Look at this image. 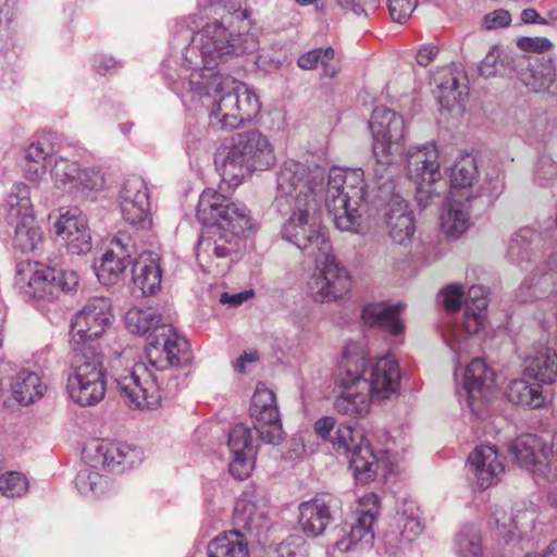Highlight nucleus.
Returning <instances> with one entry per match:
<instances>
[{
	"label": "nucleus",
	"mask_w": 557,
	"mask_h": 557,
	"mask_svg": "<svg viewBox=\"0 0 557 557\" xmlns=\"http://www.w3.org/2000/svg\"><path fill=\"white\" fill-rule=\"evenodd\" d=\"M149 199V190L146 181L138 175L128 176L120 190L119 202Z\"/></svg>",
	"instance_id": "51"
},
{
	"label": "nucleus",
	"mask_w": 557,
	"mask_h": 557,
	"mask_svg": "<svg viewBox=\"0 0 557 557\" xmlns=\"http://www.w3.org/2000/svg\"><path fill=\"white\" fill-rule=\"evenodd\" d=\"M16 0H0V51L9 47L13 40V15Z\"/></svg>",
	"instance_id": "52"
},
{
	"label": "nucleus",
	"mask_w": 557,
	"mask_h": 557,
	"mask_svg": "<svg viewBox=\"0 0 557 557\" xmlns=\"http://www.w3.org/2000/svg\"><path fill=\"white\" fill-rule=\"evenodd\" d=\"M405 306L401 302H371L362 307L361 319L370 327H376L382 332L398 337L405 332V323L400 314Z\"/></svg>",
	"instance_id": "30"
},
{
	"label": "nucleus",
	"mask_w": 557,
	"mask_h": 557,
	"mask_svg": "<svg viewBox=\"0 0 557 557\" xmlns=\"http://www.w3.org/2000/svg\"><path fill=\"white\" fill-rule=\"evenodd\" d=\"M385 215L392 240L403 246L411 243L416 225L413 213L407 201L398 196L393 197L388 202Z\"/></svg>",
	"instance_id": "31"
},
{
	"label": "nucleus",
	"mask_w": 557,
	"mask_h": 557,
	"mask_svg": "<svg viewBox=\"0 0 557 557\" xmlns=\"http://www.w3.org/2000/svg\"><path fill=\"white\" fill-rule=\"evenodd\" d=\"M300 69L314 70L321 66L323 75L333 78L337 75L339 66L335 60V50L332 47L312 49L301 54L297 61Z\"/></svg>",
	"instance_id": "41"
},
{
	"label": "nucleus",
	"mask_w": 557,
	"mask_h": 557,
	"mask_svg": "<svg viewBox=\"0 0 557 557\" xmlns=\"http://www.w3.org/2000/svg\"><path fill=\"white\" fill-rule=\"evenodd\" d=\"M325 177L323 166L294 160L284 162L277 175L274 206L282 215H288L282 236L308 258L319 252L325 255L332 246L318 214Z\"/></svg>",
	"instance_id": "2"
},
{
	"label": "nucleus",
	"mask_w": 557,
	"mask_h": 557,
	"mask_svg": "<svg viewBox=\"0 0 557 557\" xmlns=\"http://www.w3.org/2000/svg\"><path fill=\"white\" fill-rule=\"evenodd\" d=\"M120 449L121 443L109 441L96 443L92 456L95 463L79 470L75 479V485L81 494L101 496L109 490V480L102 476L96 469L98 465H101L109 471H115L117 457L121 455Z\"/></svg>",
	"instance_id": "18"
},
{
	"label": "nucleus",
	"mask_w": 557,
	"mask_h": 557,
	"mask_svg": "<svg viewBox=\"0 0 557 557\" xmlns=\"http://www.w3.org/2000/svg\"><path fill=\"white\" fill-rule=\"evenodd\" d=\"M286 319L298 331H304L311 322V311L308 307L301 306L290 310Z\"/></svg>",
	"instance_id": "64"
},
{
	"label": "nucleus",
	"mask_w": 557,
	"mask_h": 557,
	"mask_svg": "<svg viewBox=\"0 0 557 557\" xmlns=\"http://www.w3.org/2000/svg\"><path fill=\"white\" fill-rule=\"evenodd\" d=\"M557 292V253L539 265L530 278H525L516 290L519 302L549 298L550 292Z\"/></svg>",
	"instance_id": "29"
},
{
	"label": "nucleus",
	"mask_w": 557,
	"mask_h": 557,
	"mask_svg": "<svg viewBox=\"0 0 557 557\" xmlns=\"http://www.w3.org/2000/svg\"><path fill=\"white\" fill-rule=\"evenodd\" d=\"M480 182V172L474 156L461 154L449 169V196L463 198L466 202H473L480 198L476 189Z\"/></svg>",
	"instance_id": "28"
},
{
	"label": "nucleus",
	"mask_w": 557,
	"mask_h": 557,
	"mask_svg": "<svg viewBox=\"0 0 557 557\" xmlns=\"http://www.w3.org/2000/svg\"><path fill=\"white\" fill-rule=\"evenodd\" d=\"M408 177L417 185V199L422 202L423 194L431 198L433 184L442 178L438 150L434 141L416 146L406 152Z\"/></svg>",
	"instance_id": "16"
},
{
	"label": "nucleus",
	"mask_w": 557,
	"mask_h": 557,
	"mask_svg": "<svg viewBox=\"0 0 557 557\" xmlns=\"http://www.w3.org/2000/svg\"><path fill=\"white\" fill-rule=\"evenodd\" d=\"M437 100L442 108L451 110L460 104L467 96V86L460 84L458 77L453 73L445 76L437 86Z\"/></svg>",
	"instance_id": "47"
},
{
	"label": "nucleus",
	"mask_w": 557,
	"mask_h": 557,
	"mask_svg": "<svg viewBox=\"0 0 557 557\" xmlns=\"http://www.w3.org/2000/svg\"><path fill=\"white\" fill-rule=\"evenodd\" d=\"M259 49L255 34H233L221 22L207 23L180 55H169L162 71L170 88L183 100L212 98L210 125L233 131L251 122L261 103L255 91L216 69L232 57Z\"/></svg>",
	"instance_id": "1"
},
{
	"label": "nucleus",
	"mask_w": 557,
	"mask_h": 557,
	"mask_svg": "<svg viewBox=\"0 0 557 557\" xmlns=\"http://www.w3.org/2000/svg\"><path fill=\"white\" fill-rule=\"evenodd\" d=\"M417 3L418 0H388L391 17L396 23L406 22L416 9Z\"/></svg>",
	"instance_id": "59"
},
{
	"label": "nucleus",
	"mask_w": 557,
	"mask_h": 557,
	"mask_svg": "<svg viewBox=\"0 0 557 557\" xmlns=\"http://www.w3.org/2000/svg\"><path fill=\"white\" fill-rule=\"evenodd\" d=\"M111 377L126 406L133 409H156L161 401L158 379L145 363L124 367L122 357L113 360Z\"/></svg>",
	"instance_id": "11"
},
{
	"label": "nucleus",
	"mask_w": 557,
	"mask_h": 557,
	"mask_svg": "<svg viewBox=\"0 0 557 557\" xmlns=\"http://www.w3.org/2000/svg\"><path fill=\"white\" fill-rule=\"evenodd\" d=\"M369 127L373 137V174L379 188L391 191L392 165L404 154L405 122L401 115L386 108L376 107L372 111Z\"/></svg>",
	"instance_id": "6"
},
{
	"label": "nucleus",
	"mask_w": 557,
	"mask_h": 557,
	"mask_svg": "<svg viewBox=\"0 0 557 557\" xmlns=\"http://www.w3.org/2000/svg\"><path fill=\"white\" fill-rule=\"evenodd\" d=\"M45 388L40 377L36 373L26 370L20 371L13 377L11 384L14 399L25 406L41 398Z\"/></svg>",
	"instance_id": "40"
},
{
	"label": "nucleus",
	"mask_w": 557,
	"mask_h": 557,
	"mask_svg": "<svg viewBox=\"0 0 557 557\" xmlns=\"http://www.w3.org/2000/svg\"><path fill=\"white\" fill-rule=\"evenodd\" d=\"M457 553L460 557H483L482 535L474 525H466L456 536Z\"/></svg>",
	"instance_id": "48"
},
{
	"label": "nucleus",
	"mask_w": 557,
	"mask_h": 557,
	"mask_svg": "<svg viewBox=\"0 0 557 557\" xmlns=\"http://www.w3.org/2000/svg\"><path fill=\"white\" fill-rule=\"evenodd\" d=\"M72 370L67 377L66 392L69 397L82 407L99 404L107 387L103 355L96 346L75 348Z\"/></svg>",
	"instance_id": "8"
},
{
	"label": "nucleus",
	"mask_w": 557,
	"mask_h": 557,
	"mask_svg": "<svg viewBox=\"0 0 557 557\" xmlns=\"http://www.w3.org/2000/svg\"><path fill=\"white\" fill-rule=\"evenodd\" d=\"M512 59L509 55H500L497 48H492L482 60L479 72L483 77L504 75Z\"/></svg>",
	"instance_id": "50"
},
{
	"label": "nucleus",
	"mask_w": 557,
	"mask_h": 557,
	"mask_svg": "<svg viewBox=\"0 0 557 557\" xmlns=\"http://www.w3.org/2000/svg\"><path fill=\"white\" fill-rule=\"evenodd\" d=\"M463 288L459 284H451L442 289L438 299L444 308L450 312H457L460 309L461 299L463 297Z\"/></svg>",
	"instance_id": "58"
},
{
	"label": "nucleus",
	"mask_w": 557,
	"mask_h": 557,
	"mask_svg": "<svg viewBox=\"0 0 557 557\" xmlns=\"http://www.w3.org/2000/svg\"><path fill=\"white\" fill-rule=\"evenodd\" d=\"M504 187V173L500 169L493 166L486 172L483 182L478 183L476 189L480 190V197L486 196L490 200H494L500 196Z\"/></svg>",
	"instance_id": "53"
},
{
	"label": "nucleus",
	"mask_w": 557,
	"mask_h": 557,
	"mask_svg": "<svg viewBox=\"0 0 557 557\" xmlns=\"http://www.w3.org/2000/svg\"><path fill=\"white\" fill-rule=\"evenodd\" d=\"M54 231L58 238L66 244L70 252L86 255L91 250L92 244L87 219L78 208L61 209L59 218L54 222Z\"/></svg>",
	"instance_id": "23"
},
{
	"label": "nucleus",
	"mask_w": 557,
	"mask_h": 557,
	"mask_svg": "<svg viewBox=\"0 0 557 557\" xmlns=\"http://www.w3.org/2000/svg\"><path fill=\"white\" fill-rule=\"evenodd\" d=\"M197 219L205 226L196 258L205 272L225 273L238 258L242 234L250 227L248 209L214 189H205L198 201Z\"/></svg>",
	"instance_id": "3"
},
{
	"label": "nucleus",
	"mask_w": 557,
	"mask_h": 557,
	"mask_svg": "<svg viewBox=\"0 0 557 557\" xmlns=\"http://www.w3.org/2000/svg\"><path fill=\"white\" fill-rule=\"evenodd\" d=\"M28 490V482L20 472H8L0 475V493L7 497H17Z\"/></svg>",
	"instance_id": "55"
},
{
	"label": "nucleus",
	"mask_w": 557,
	"mask_h": 557,
	"mask_svg": "<svg viewBox=\"0 0 557 557\" xmlns=\"http://www.w3.org/2000/svg\"><path fill=\"white\" fill-rule=\"evenodd\" d=\"M161 278L160 257L151 251L140 253L132 269L134 289H138L141 295H152L160 289Z\"/></svg>",
	"instance_id": "32"
},
{
	"label": "nucleus",
	"mask_w": 557,
	"mask_h": 557,
	"mask_svg": "<svg viewBox=\"0 0 557 557\" xmlns=\"http://www.w3.org/2000/svg\"><path fill=\"white\" fill-rule=\"evenodd\" d=\"M506 396L510 403L532 409L541 408L546 403L542 383L537 381L529 383L524 379L510 381Z\"/></svg>",
	"instance_id": "36"
},
{
	"label": "nucleus",
	"mask_w": 557,
	"mask_h": 557,
	"mask_svg": "<svg viewBox=\"0 0 557 557\" xmlns=\"http://www.w3.org/2000/svg\"><path fill=\"white\" fill-rule=\"evenodd\" d=\"M120 450L121 455L117 457L116 470L132 469L143 461L144 453L137 446L121 443Z\"/></svg>",
	"instance_id": "56"
},
{
	"label": "nucleus",
	"mask_w": 557,
	"mask_h": 557,
	"mask_svg": "<svg viewBox=\"0 0 557 557\" xmlns=\"http://www.w3.org/2000/svg\"><path fill=\"white\" fill-rule=\"evenodd\" d=\"M366 195L364 173L361 169L330 170L324 201L337 230L351 233L361 231Z\"/></svg>",
	"instance_id": "5"
},
{
	"label": "nucleus",
	"mask_w": 557,
	"mask_h": 557,
	"mask_svg": "<svg viewBox=\"0 0 557 557\" xmlns=\"http://www.w3.org/2000/svg\"><path fill=\"white\" fill-rule=\"evenodd\" d=\"M54 153L50 138L42 136L32 141L24 150L21 163L24 176L28 181H39L46 173V159Z\"/></svg>",
	"instance_id": "35"
},
{
	"label": "nucleus",
	"mask_w": 557,
	"mask_h": 557,
	"mask_svg": "<svg viewBox=\"0 0 557 557\" xmlns=\"http://www.w3.org/2000/svg\"><path fill=\"white\" fill-rule=\"evenodd\" d=\"M517 46L525 52L543 53L552 47V42L546 37H521Z\"/></svg>",
	"instance_id": "62"
},
{
	"label": "nucleus",
	"mask_w": 557,
	"mask_h": 557,
	"mask_svg": "<svg viewBox=\"0 0 557 557\" xmlns=\"http://www.w3.org/2000/svg\"><path fill=\"white\" fill-rule=\"evenodd\" d=\"M465 305L461 327L451 326L444 333L447 345L457 355L469 350L468 336L478 334L485 325L487 309L485 288L481 285H472L468 290Z\"/></svg>",
	"instance_id": "14"
},
{
	"label": "nucleus",
	"mask_w": 557,
	"mask_h": 557,
	"mask_svg": "<svg viewBox=\"0 0 557 557\" xmlns=\"http://www.w3.org/2000/svg\"><path fill=\"white\" fill-rule=\"evenodd\" d=\"M228 448L231 451L230 473L237 480L248 478L253 469L257 454L252 430L243 423L236 424L228 435Z\"/></svg>",
	"instance_id": "25"
},
{
	"label": "nucleus",
	"mask_w": 557,
	"mask_h": 557,
	"mask_svg": "<svg viewBox=\"0 0 557 557\" xmlns=\"http://www.w3.org/2000/svg\"><path fill=\"white\" fill-rule=\"evenodd\" d=\"M528 69L530 71V77H522V81L534 90L547 87L554 78V71L549 63L542 71H537V69L530 63L528 64Z\"/></svg>",
	"instance_id": "57"
},
{
	"label": "nucleus",
	"mask_w": 557,
	"mask_h": 557,
	"mask_svg": "<svg viewBox=\"0 0 557 557\" xmlns=\"http://www.w3.org/2000/svg\"><path fill=\"white\" fill-rule=\"evenodd\" d=\"M472 202L448 196L446 210L441 214V228L449 239H457L469 227Z\"/></svg>",
	"instance_id": "34"
},
{
	"label": "nucleus",
	"mask_w": 557,
	"mask_h": 557,
	"mask_svg": "<svg viewBox=\"0 0 557 557\" xmlns=\"http://www.w3.org/2000/svg\"><path fill=\"white\" fill-rule=\"evenodd\" d=\"M400 535L404 541L412 542L422 533L423 527L418 518L403 516L398 520Z\"/></svg>",
	"instance_id": "61"
},
{
	"label": "nucleus",
	"mask_w": 557,
	"mask_h": 557,
	"mask_svg": "<svg viewBox=\"0 0 557 557\" xmlns=\"http://www.w3.org/2000/svg\"><path fill=\"white\" fill-rule=\"evenodd\" d=\"M523 373L542 384H552L557 377V355L554 349L540 347L523 360Z\"/></svg>",
	"instance_id": "33"
},
{
	"label": "nucleus",
	"mask_w": 557,
	"mask_h": 557,
	"mask_svg": "<svg viewBox=\"0 0 557 557\" xmlns=\"http://www.w3.org/2000/svg\"><path fill=\"white\" fill-rule=\"evenodd\" d=\"M345 10L354 12L356 15L370 16L380 7V0H336Z\"/></svg>",
	"instance_id": "60"
},
{
	"label": "nucleus",
	"mask_w": 557,
	"mask_h": 557,
	"mask_svg": "<svg viewBox=\"0 0 557 557\" xmlns=\"http://www.w3.org/2000/svg\"><path fill=\"white\" fill-rule=\"evenodd\" d=\"M356 513V521L349 527V532L347 533L346 529H342L347 536H343L335 543V547L341 552L350 550L358 543L372 544L374 539L372 527L379 515L377 496L373 493L364 494L359 499Z\"/></svg>",
	"instance_id": "24"
},
{
	"label": "nucleus",
	"mask_w": 557,
	"mask_h": 557,
	"mask_svg": "<svg viewBox=\"0 0 557 557\" xmlns=\"http://www.w3.org/2000/svg\"><path fill=\"white\" fill-rule=\"evenodd\" d=\"M338 499L330 494L318 495L299 506V525L307 536L317 537L333 521Z\"/></svg>",
	"instance_id": "27"
},
{
	"label": "nucleus",
	"mask_w": 557,
	"mask_h": 557,
	"mask_svg": "<svg viewBox=\"0 0 557 557\" xmlns=\"http://www.w3.org/2000/svg\"><path fill=\"white\" fill-rule=\"evenodd\" d=\"M490 520L495 527L508 529V532L512 533V511L508 513L503 506L492 505L490 507Z\"/></svg>",
	"instance_id": "63"
},
{
	"label": "nucleus",
	"mask_w": 557,
	"mask_h": 557,
	"mask_svg": "<svg viewBox=\"0 0 557 557\" xmlns=\"http://www.w3.org/2000/svg\"><path fill=\"white\" fill-rule=\"evenodd\" d=\"M342 368L358 376V383L375 400H384L395 394L399 386L400 372L397 361L391 357H381L368 361L363 354L357 352V345L349 344L344 349Z\"/></svg>",
	"instance_id": "9"
},
{
	"label": "nucleus",
	"mask_w": 557,
	"mask_h": 557,
	"mask_svg": "<svg viewBox=\"0 0 557 557\" xmlns=\"http://www.w3.org/2000/svg\"><path fill=\"white\" fill-rule=\"evenodd\" d=\"M157 331L159 334L150 337L146 348L149 363L159 371L189 364L193 355L187 339L180 336L171 324H162Z\"/></svg>",
	"instance_id": "15"
},
{
	"label": "nucleus",
	"mask_w": 557,
	"mask_h": 557,
	"mask_svg": "<svg viewBox=\"0 0 557 557\" xmlns=\"http://www.w3.org/2000/svg\"><path fill=\"white\" fill-rule=\"evenodd\" d=\"M274 163L273 146L258 129L235 134L215 156L218 171L228 187H237L255 171L269 170Z\"/></svg>",
	"instance_id": "4"
},
{
	"label": "nucleus",
	"mask_w": 557,
	"mask_h": 557,
	"mask_svg": "<svg viewBox=\"0 0 557 557\" xmlns=\"http://www.w3.org/2000/svg\"><path fill=\"white\" fill-rule=\"evenodd\" d=\"M536 233L523 227L513 234L508 246V258L511 262L522 265L532 258V243L536 237Z\"/></svg>",
	"instance_id": "46"
},
{
	"label": "nucleus",
	"mask_w": 557,
	"mask_h": 557,
	"mask_svg": "<svg viewBox=\"0 0 557 557\" xmlns=\"http://www.w3.org/2000/svg\"><path fill=\"white\" fill-rule=\"evenodd\" d=\"M162 324L163 318L157 313L153 308H132L125 314V325L132 333L138 335L147 334V347H149V339L153 335L159 334L157 329Z\"/></svg>",
	"instance_id": "39"
},
{
	"label": "nucleus",
	"mask_w": 557,
	"mask_h": 557,
	"mask_svg": "<svg viewBox=\"0 0 557 557\" xmlns=\"http://www.w3.org/2000/svg\"><path fill=\"white\" fill-rule=\"evenodd\" d=\"M7 206L12 221L34 214L29 187L24 183L14 184L8 195Z\"/></svg>",
	"instance_id": "45"
},
{
	"label": "nucleus",
	"mask_w": 557,
	"mask_h": 557,
	"mask_svg": "<svg viewBox=\"0 0 557 557\" xmlns=\"http://www.w3.org/2000/svg\"><path fill=\"white\" fill-rule=\"evenodd\" d=\"M136 253L133 237L126 232H117L111 239L108 250L94 264L99 282L102 285H112L120 281Z\"/></svg>",
	"instance_id": "19"
},
{
	"label": "nucleus",
	"mask_w": 557,
	"mask_h": 557,
	"mask_svg": "<svg viewBox=\"0 0 557 557\" xmlns=\"http://www.w3.org/2000/svg\"><path fill=\"white\" fill-rule=\"evenodd\" d=\"M249 412L253 420V429L263 442L278 444L283 440L284 432L275 394L272 391L258 387L252 396Z\"/></svg>",
	"instance_id": "21"
},
{
	"label": "nucleus",
	"mask_w": 557,
	"mask_h": 557,
	"mask_svg": "<svg viewBox=\"0 0 557 557\" xmlns=\"http://www.w3.org/2000/svg\"><path fill=\"white\" fill-rule=\"evenodd\" d=\"M81 166L77 162L58 158L51 169V177L57 189L74 194Z\"/></svg>",
	"instance_id": "43"
},
{
	"label": "nucleus",
	"mask_w": 557,
	"mask_h": 557,
	"mask_svg": "<svg viewBox=\"0 0 557 557\" xmlns=\"http://www.w3.org/2000/svg\"><path fill=\"white\" fill-rule=\"evenodd\" d=\"M77 285L73 271H61L37 261L17 263L14 286L25 300L52 301Z\"/></svg>",
	"instance_id": "10"
},
{
	"label": "nucleus",
	"mask_w": 557,
	"mask_h": 557,
	"mask_svg": "<svg viewBox=\"0 0 557 557\" xmlns=\"http://www.w3.org/2000/svg\"><path fill=\"white\" fill-rule=\"evenodd\" d=\"M207 557H249L247 541L238 530L219 534L208 543Z\"/></svg>",
	"instance_id": "37"
},
{
	"label": "nucleus",
	"mask_w": 557,
	"mask_h": 557,
	"mask_svg": "<svg viewBox=\"0 0 557 557\" xmlns=\"http://www.w3.org/2000/svg\"><path fill=\"white\" fill-rule=\"evenodd\" d=\"M336 421L326 416L314 422V432L323 440H330L334 450L349 460L355 478L361 483L374 480L379 469V459L361 430L351 425H339L335 436H331Z\"/></svg>",
	"instance_id": "7"
},
{
	"label": "nucleus",
	"mask_w": 557,
	"mask_h": 557,
	"mask_svg": "<svg viewBox=\"0 0 557 557\" xmlns=\"http://www.w3.org/2000/svg\"><path fill=\"white\" fill-rule=\"evenodd\" d=\"M111 301L106 297H92L79 310L71 324L73 342L79 347L94 346L92 339L103 334L112 321Z\"/></svg>",
	"instance_id": "17"
},
{
	"label": "nucleus",
	"mask_w": 557,
	"mask_h": 557,
	"mask_svg": "<svg viewBox=\"0 0 557 557\" xmlns=\"http://www.w3.org/2000/svg\"><path fill=\"white\" fill-rule=\"evenodd\" d=\"M44 244L41 227L34 214H28L16 221L12 239L13 248L21 252H34Z\"/></svg>",
	"instance_id": "38"
},
{
	"label": "nucleus",
	"mask_w": 557,
	"mask_h": 557,
	"mask_svg": "<svg viewBox=\"0 0 557 557\" xmlns=\"http://www.w3.org/2000/svg\"><path fill=\"white\" fill-rule=\"evenodd\" d=\"M123 220L137 230H148L152 225L149 199L119 202Z\"/></svg>",
	"instance_id": "44"
},
{
	"label": "nucleus",
	"mask_w": 557,
	"mask_h": 557,
	"mask_svg": "<svg viewBox=\"0 0 557 557\" xmlns=\"http://www.w3.org/2000/svg\"><path fill=\"white\" fill-rule=\"evenodd\" d=\"M468 473L480 490L496 484L504 472V465L495 446L481 445L475 447L467 460Z\"/></svg>",
	"instance_id": "26"
},
{
	"label": "nucleus",
	"mask_w": 557,
	"mask_h": 557,
	"mask_svg": "<svg viewBox=\"0 0 557 557\" xmlns=\"http://www.w3.org/2000/svg\"><path fill=\"white\" fill-rule=\"evenodd\" d=\"M494 372L481 358H474L465 369L461 385L456 393L461 406L482 419L493 394Z\"/></svg>",
	"instance_id": "13"
},
{
	"label": "nucleus",
	"mask_w": 557,
	"mask_h": 557,
	"mask_svg": "<svg viewBox=\"0 0 557 557\" xmlns=\"http://www.w3.org/2000/svg\"><path fill=\"white\" fill-rule=\"evenodd\" d=\"M106 180L100 170L86 169L79 171L78 180L75 185L74 194L88 195L91 191H99L103 189Z\"/></svg>",
	"instance_id": "54"
},
{
	"label": "nucleus",
	"mask_w": 557,
	"mask_h": 557,
	"mask_svg": "<svg viewBox=\"0 0 557 557\" xmlns=\"http://www.w3.org/2000/svg\"><path fill=\"white\" fill-rule=\"evenodd\" d=\"M508 453L519 467L536 476L547 478L552 472V445L536 434L516 437L508 446Z\"/></svg>",
	"instance_id": "20"
},
{
	"label": "nucleus",
	"mask_w": 557,
	"mask_h": 557,
	"mask_svg": "<svg viewBox=\"0 0 557 557\" xmlns=\"http://www.w3.org/2000/svg\"><path fill=\"white\" fill-rule=\"evenodd\" d=\"M264 519L265 513L259 510L248 496H243L236 500L233 521L237 528L246 531H258L263 529Z\"/></svg>",
	"instance_id": "42"
},
{
	"label": "nucleus",
	"mask_w": 557,
	"mask_h": 557,
	"mask_svg": "<svg viewBox=\"0 0 557 557\" xmlns=\"http://www.w3.org/2000/svg\"><path fill=\"white\" fill-rule=\"evenodd\" d=\"M537 518V508L531 502H520L512 507V531H532Z\"/></svg>",
	"instance_id": "49"
},
{
	"label": "nucleus",
	"mask_w": 557,
	"mask_h": 557,
	"mask_svg": "<svg viewBox=\"0 0 557 557\" xmlns=\"http://www.w3.org/2000/svg\"><path fill=\"white\" fill-rule=\"evenodd\" d=\"M314 269L308 282V288L317 302H335L343 299L351 288V276L333 255V248L325 255L310 257Z\"/></svg>",
	"instance_id": "12"
},
{
	"label": "nucleus",
	"mask_w": 557,
	"mask_h": 557,
	"mask_svg": "<svg viewBox=\"0 0 557 557\" xmlns=\"http://www.w3.org/2000/svg\"><path fill=\"white\" fill-rule=\"evenodd\" d=\"M336 385L342 388V393L334 399V410L351 419L367 417L371 404L375 399L358 383V376L351 374L350 370L342 368L336 379Z\"/></svg>",
	"instance_id": "22"
}]
</instances>
